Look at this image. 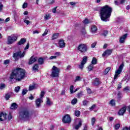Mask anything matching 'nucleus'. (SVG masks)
<instances>
[{
    "label": "nucleus",
    "mask_w": 130,
    "mask_h": 130,
    "mask_svg": "<svg viewBox=\"0 0 130 130\" xmlns=\"http://www.w3.org/2000/svg\"><path fill=\"white\" fill-rule=\"evenodd\" d=\"M81 80V77L77 76L76 77L75 82H78L79 81H80Z\"/></svg>",
    "instance_id": "obj_49"
},
{
    "label": "nucleus",
    "mask_w": 130,
    "mask_h": 130,
    "mask_svg": "<svg viewBox=\"0 0 130 130\" xmlns=\"http://www.w3.org/2000/svg\"><path fill=\"white\" fill-rule=\"evenodd\" d=\"M119 89H121V84L118 85L117 90H119Z\"/></svg>",
    "instance_id": "obj_61"
},
{
    "label": "nucleus",
    "mask_w": 130,
    "mask_h": 130,
    "mask_svg": "<svg viewBox=\"0 0 130 130\" xmlns=\"http://www.w3.org/2000/svg\"><path fill=\"white\" fill-rule=\"evenodd\" d=\"M5 88H6V84H5L4 83H2L0 85V89L4 90V89H5Z\"/></svg>",
    "instance_id": "obj_40"
},
{
    "label": "nucleus",
    "mask_w": 130,
    "mask_h": 130,
    "mask_svg": "<svg viewBox=\"0 0 130 130\" xmlns=\"http://www.w3.org/2000/svg\"><path fill=\"white\" fill-rule=\"evenodd\" d=\"M66 94V90H62L61 92V95H65Z\"/></svg>",
    "instance_id": "obj_63"
},
{
    "label": "nucleus",
    "mask_w": 130,
    "mask_h": 130,
    "mask_svg": "<svg viewBox=\"0 0 130 130\" xmlns=\"http://www.w3.org/2000/svg\"><path fill=\"white\" fill-rule=\"evenodd\" d=\"M123 130H130V126L129 128H127V127L123 128Z\"/></svg>",
    "instance_id": "obj_64"
},
{
    "label": "nucleus",
    "mask_w": 130,
    "mask_h": 130,
    "mask_svg": "<svg viewBox=\"0 0 130 130\" xmlns=\"http://www.w3.org/2000/svg\"><path fill=\"white\" fill-rule=\"evenodd\" d=\"M77 102H78V99L76 98H74L71 102V103L73 105H75V104H77Z\"/></svg>",
    "instance_id": "obj_32"
},
{
    "label": "nucleus",
    "mask_w": 130,
    "mask_h": 130,
    "mask_svg": "<svg viewBox=\"0 0 130 130\" xmlns=\"http://www.w3.org/2000/svg\"><path fill=\"white\" fill-rule=\"evenodd\" d=\"M53 104V102H51L50 101V99L49 98H47V101H46V105H48V106H50L51 105H52Z\"/></svg>",
    "instance_id": "obj_22"
},
{
    "label": "nucleus",
    "mask_w": 130,
    "mask_h": 130,
    "mask_svg": "<svg viewBox=\"0 0 130 130\" xmlns=\"http://www.w3.org/2000/svg\"><path fill=\"white\" fill-rule=\"evenodd\" d=\"M117 96L118 100H120V99L122 98V94L120 91H118V92L117 94Z\"/></svg>",
    "instance_id": "obj_25"
},
{
    "label": "nucleus",
    "mask_w": 130,
    "mask_h": 130,
    "mask_svg": "<svg viewBox=\"0 0 130 130\" xmlns=\"http://www.w3.org/2000/svg\"><path fill=\"white\" fill-rule=\"evenodd\" d=\"M29 43H27L22 53V51H19L13 54V57L15 59V60H18L19 58H22V57H24V56H25V55L26 54V50L29 49Z\"/></svg>",
    "instance_id": "obj_3"
},
{
    "label": "nucleus",
    "mask_w": 130,
    "mask_h": 130,
    "mask_svg": "<svg viewBox=\"0 0 130 130\" xmlns=\"http://www.w3.org/2000/svg\"><path fill=\"white\" fill-rule=\"evenodd\" d=\"M123 91H125V92H129L130 91V87L128 86H126L124 88Z\"/></svg>",
    "instance_id": "obj_42"
},
{
    "label": "nucleus",
    "mask_w": 130,
    "mask_h": 130,
    "mask_svg": "<svg viewBox=\"0 0 130 130\" xmlns=\"http://www.w3.org/2000/svg\"><path fill=\"white\" fill-rule=\"evenodd\" d=\"M26 77V71L22 68H17L12 71L10 76L11 81L15 80L16 82H21Z\"/></svg>",
    "instance_id": "obj_1"
},
{
    "label": "nucleus",
    "mask_w": 130,
    "mask_h": 130,
    "mask_svg": "<svg viewBox=\"0 0 130 130\" xmlns=\"http://www.w3.org/2000/svg\"><path fill=\"white\" fill-rule=\"evenodd\" d=\"M31 117V115L27 109H22L19 112L20 119H28Z\"/></svg>",
    "instance_id": "obj_4"
},
{
    "label": "nucleus",
    "mask_w": 130,
    "mask_h": 130,
    "mask_svg": "<svg viewBox=\"0 0 130 130\" xmlns=\"http://www.w3.org/2000/svg\"><path fill=\"white\" fill-rule=\"evenodd\" d=\"M126 111V107H124L122 108L119 111L118 114L119 115H123L124 114V112Z\"/></svg>",
    "instance_id": "obj_17"
},
{
    "label": "nucleus",
    "mask_w": 130,
    "mask_h": 130,
    "mask_svg": "<svg viewBox=\"0 0 130 130\" xmlns=\"http://www.w3.org/2000/svg\"><path fill=\"white\" fill-rule=\"evenodd\" d=\"M74 85H71L70 86V93L71 94H74V93H75V91H74Z\"/></svg>",
    "instance_id": "obj_29"
},
{
    "label": "nucleus",
    "mask_w": 130,
    "mask_h": 130,
    "mask_svg": "<svg viewBox=\"0 0 130 130\" xmlns=\"http://www.w3.org/2000/svg\"><path fill=\"white\" fill-rule=\"evenodd\" d=\"M36 60H37V57H34V56H32L29 59L28 64H32V63H34V62L36 61Z\"/></svg>",
    "instance_id": "obj_15"
},
{
    "label": "nucleus",
    "mask_w": 130,
    "mask_h": 130,
    "mask_svg": "<svg viewBox=\"0 0 130 130\" xmlns=\"http://www.w3.org/2000/svg\"><path fill=\"white\" fill-rule=\"evenodd\" d=\"M107 34H108V31L107 30H104L103 33L101 34V35L104 37H106L107 36Z\"/></svg>",
    "instance_id": "obj_26"
},
{
    "label": "nucleus",
    "mask_w": 130,
    "mask_h": 130,
    "mask_svg": "<svg viewBox=\"0 0 130 130\" xmlns=\"http://www.w3.org/2000/svg\"><path fill=\"white\" fill-rule=\"evenodd\" d=\"M88 101L87 100H84L83 102V105H84V106H86V105H87V104H88Z\"/></svg>",
    "instance_id": "obj_53"
},
{
    "label": "nucleus",
    "mask_w": 130,
    "mask_h": 130,
    "mask_svg": "<svg viewBox=\"0 0 130 130\" xmlns=\"http://www.w3.org/2000/svg\"><path fill=\"white\" fill-rule=\"evenodd\" d=\"M81 34H82V35H86V30H85V28L82 29L81 31Z\"/></svg>",
    "instance_id": "obj_47"
},
{
    "label": "nucleus",
    "mask_w": 130,
    "mask_h": 130,
    "mask_svg": "<svg viewBox=\"0 0 130 130\" xmlns=\"http://www.w3.org/2000/svg\"><path fill=\"white\" fill-rule=\"evenodd\" d=\"M115 129L117 130L120 127V124L119 123H117L114 126Z\"/></svg>",
    "instance_id": "obj_41"
},
{
    "label": "nucleus",
    "mask_w": 130,
    "mask_h": 130,
    "mask_svg": "<svg viewBox=\"0 0 130 130\" xmlns=\"http://www.w3.org/2000/svg\"><path fill=\"white\" fill-rule=\"evenodd\" d=\"M55 55L56 57H57V56H59V55H60V52H56V53H55Z\"/></svg>",
    "instance_id": "obj_55"
},
{
    "label": "nucleus",
    "mask_w": 130,
    "mask_h": 130,
    "mask_svg": "<svg viewBox=\"0 0 130 130\" xmlns=\"http://www.w3.org/2000/svg\"><path fill=\"white\" fill-rule=\"evenodd\" d=\"M27 92H28V90L23 89L22 92V95H26V94H27Z\"/></svg>",
    "instance_id": "obj_48"
},
{
    "label": "nucleus",
    "mask_w": 130,
    "mask_h": 130,
    "mask_svg": "<svg viewBox=\"0 0 130 130\" xmlns=\"http://www.w3.org/2000/svg\"><path fill=\"white\" fill-rule=\"evenodd\" d=\"M24 22L25 23V24H26L27 25H29V24H30V21L26 20V19H24Z\"/></svg>",
    "instance_id": "obj_54"
},
{
    "label": "nucleus",
    "mask_w": 130,
    "mask_h": 130,
    "mask_svg": "<svg viewBox=\"0 0 130 130\" xmlns=\"http://www.w3.org/2000/svg\"><path fill=\"white\" fill-rule=\"evenodd\" d=\"M77 50L81 53H85L88 51V45L86 44H80L77 47Z\"/></svg>",
    "instance_id": "obj_5"
},
{
    "label": "nucleus",
    "mask_w": 130,
    "mask_h": 130,
    "mask_svg": "<svg viewBox=\"0 0 130 130\" xmlns=\"http://www.w3.org/2000/svg\"><path fill=\"white\" fill-rule=\"evenodd\" d=\"M114 3H115V5H116V6H119V5H120V2H119L117 1H115Z\"/></svg>",
    "instance_id": "obj_57"
},
{
    "label": "nucleus",
    "mask_w": 130,
    "mask_h": 130,
    "mask_svg": "<svg viewBox=\"0 0 130 130\" xmlns=\"http://www.w3.org/2000/svg\"><path fill=\"white\" fill-rule=\"evenodd\" d=\"M49 58H50V59H55L56 58V56H51Z\"/></svg>",
    "instance_id": "obj_59"
},
{
    "label": "nucleus",
    "mask_w": 130,
    "mask_h": 130,
    "mask_svg": "<svg viewBox=\"0 0 130 130\" xmlns=\"http://www.w3.org/2000/svg\"><path fill=\"white\" fill-rule=\"evenodd\" d=\"M48 31L47 30H46L45 31H44V33H43L42 34V36L44 37V36H46V35H47V33H48Z\"/></svg>",
    "instance_id": "obj_58"
},
{
    "label": "nucleus",
    "mask_w": 130,
    "mask_h": 130,
    "mask_svg": "<svg viewBox=\"0 0 130 130\" xmlns=\"http://www.w3.org/2000/svg\"><path fill=\"white\" fill-rule=\"evenodd\" d=\"M84 24H85L87 25V24H89V20L88 19L86 18L84 21H83Z\"/></svg>",
    "instance_id": "obj_50"
},
{
    "label": "nucleus",
    "mask_w": 130,
    "mask_h": 130,
    "mask_svg": "<svg viewBox=\"0 0 130 130\" xmlns=\"http://www.w3.org/2000/svg\"><path fill=\"white\" fill-rule=\"evenodd\" d=\"M59 36V33L54 34L52 36V40H54L55 39H57L58 38Z\"/></svg>",
    "instance_id": "obj_21"
},
{
    "label": "nucleus",
    "mask_w": 130,
    "mask_h": 130,
    "mask_svg": "<svg viewBox=\"0 0 130 130\" xmlns=\"http://www.w3.org/2000/svg\"><path fill=\"white\" fill-rule=\"evenodd\" d=\"M38 62L40 64H42L44 62L43 58H39Z\"/></svg>",
    "instance_id": "obj_38"
},
{
    "label": "nucleus",
    "mask_w": 130,
    "mask_h": 130,
    "mask_svg": "<svg viewBox=\"0 0 130 130\" xmlns=\"http://www.w3.org/2000/svg\"><path fill=\"white\" fill-rule=\"evenodd\" d=\"M11 98V94L7 93L5 95V99L6 100H9Z\"/></svg>",
    "instance_id": "obj_39"
},
{
    "label": "nucleus",
    "mask_w": 130,
    "mask_h": 130,
    "mask_svg": "<svg viewBox=\"0 0 130 130\" xmlns=\"http://www.w3.org/2000/svg\"><path fill=\"white\" fill-rule=\"evenodd\" d=\"M20 89H21V87L20 86H17L15 88V92L16 93H18L19 91H20Z\"/></svg>",
    "instance_id": "obj_43"
},
{
    "label": "nucleus",
    "mask_w": 130,
    "mask_h": 130,
    "mask_svg": "<svg viewBox=\"0 0 130 130\" xmlns=\"http://www.w3.org/2000/svg\"><path fill=\"white\" fill-rule=\"evenodd\" d=\"M60 72V69L58 68L55 66H53L52 68V74L51 75V77L54 78H56L59 76V72Z\"/></svg>",
    "instance_id": "obj_6"
},
{
    "label": "nucleus",
    "mask_w": 130,
    "mask_h": 130,
    "mask_svg": "<svg viewBox=\"0 0 130 130\" xmlns=\"http://www.w3.org/2000/svg\"><path fill=\"white\" fill-rule=\"evenodd\" d=\"M3 7H4V5H3L2 3H0V12L2 11Z\"/></svg>",
    "instance_id": "obj_62"
},
{
    "label": "nucleus",
    "mask_w": 130,
    "mask_h": 130,
    "mask_svg": "<svg viewBox=\"0 0 130 130\" xmlns=\"http://www.w3.org/2000/svg\"><path fill=\"white\" fill-rule=\"evenodd\" d=\"M25 42H26V39L22 38L18 42V45H22V44H24Z\"/></svg>",
    "instance_id": "obj_24"
},
{
    "label": "nucleus",
    "mask_w": 130,
    "mask_h": 130,
    "mask_svg": "<svg viewBox=\"0 0 130 130\" xmlns=\"http://www.w3.org/2000/svg\"><path fill=\"white\" fill-rule=\"evenodd\" d=\"M82 126V122L80 121L79 124L76 125L75 126V128L76 129H79V128H80V127H81V126Z\"/></svg>",
    "instance_id": "obj_27"
},
{
    "label": "nucleus",
    "mask_w": 130,
    "mask_h": 130,
    "mask_svg": "<svg viewBox=\"0 0 130 130\" xmlns=\"http://www.w3.org/2000/svg\"><path fill=\"white\" fill-rule=\"evenodd\" d=\"M35 89V85H30L29 86L28 90L29 91H32Z\"/></svg>",
    "instance_id": "obj_30"
},
{
    "label": "nucleus",
    "mask_w": 130,
    "mask_h": 130,
    "mask_svg": "<svg viewBox=\"0 0 130 130\" xmlns=\"http://www.w3.org/2000/svg\"><path fill=\"white\" fill-rule=\"evenodd\" d=\"M6 118H7V114L5 112H2L0 114L1 121H4V120H6Z\"/></svg>",
    "instance_id": "obj_13"
},
{
    "label": "nucleus",
    "mask_w": 130,
    "mask_h": 130,
    "mask_svg": "<svg viewBox=\"0 0 130 130\" xmlns=\"http://www.w3.org/2000/svg\"><path fill=\"white\" fill-rule=\"evenodd\" d=\"M28 6V4L24 3L22 5L23 9H26Z\"/></svg>",
    "instance_id": "obj_52"
},
{
    "label": "nucleus",
    "mask_w": 130,
    "mask_h": 130,
    "mask_svg": "<svg viewBox=\"0 0 130 130\" xmlns=\"http://www.w3.org/2000/svg\"><path fill=\"white\" fill-rule=\"evenodd\" d=\"M9 63H10V60L7 59L4 61V64H5V66L9 64Z\"/></svg>",
    "instance_id": "obj_46"
},
{
    "label": "nucleus",
    "mask_w": 130,
    "mask_h": 130,
    "mask_svg": "<svg viewBox=\"0 0 130 130\" xmlns=\"http://www.w3.org/2000/svg\"><path fill=\"white\" fill-rule=\"evenodd\" d=\"M62 120L64 123H71L72 118H71L70 115L66 114L63 117Z\"/></svg>",
    "instance_id": "obj_9"
},
{
    "label": "nucleus",
    "mask_w": 130,
    "mask_h": 130,
    "mask_svg": "<svg viewBox=\"0 0 130 130\" xmlns=\"http://www.w3.org/2000/svg\"><path fill=\"white\" fill-rule=\"evenodd\" d=\"M43 103V100L42 99H37L36 100V107L37 108H39V107H40V104H41V103Z\"/></svg>",
    "instance_id": "obj_11"
},
{
    "label": "nucleus",
    "mask_w": 130,
    "mask_h": 130,
    "mask_svg": "<svg viewBox=\"0 0 130 130\" xmlns=\"http://www.w3.org/2000/svg\"><path fill=\"white\" fill-rule=\"evenodd\" d=\"M110 71V68H108L105 69V71L104 72V75H107L108 74V72Z\"/></svg>",
    "instance_id": "obj_36"
},
{
    "label": "nucleus",
    "mask_w": 130,
    "mask_h": 130,
    "mask_svg": "<svg viewBox=\"0 0 130 130\" xmlns=\"http://www.w3.org/2000/svg\"><path fill=\"white\" fill-rule=\"evenodd\" d=\"M88 60V57L86 56H84L82 60L81 61L80 64L79 65V68L81 70H83L84 69V65L87 63V61Z\"/></svg>",
    "instance_id": "obj_10"
},
{
    "label": "nucleus",
    "mask_w": 130,
    "mask_h": 130,
    "mask_svg": "<svg viewBox=\"0 0 130 130\" xmlns=\"http://www.w3.org/2000/svg\"><path fill=\"white\" fill-rule=\"evenodd\" d=\"M93 68H94V65H92V64H91L90 65H89L88 67V72H90V71H92Z\"/></svg>",
    "instance_id": "obj_34"
},
{
    "label": "nucleus",
    "mask_w": 130,
    "mask_h": 130,
    "mask_svg": "<svg viewBox=\"0 0 130 130\" xmlns=\"http://www.w3.org/2000/svg\"><path fill=\"white\" fill-rule=\"evenodd\" d=\"M45 20H49V19H50V14H46L45 16Z\"/></svg>",
    "instance_id": "obj_44"
},
{
    "label": "nucleus",
    "mask_w": 130,
    "mask_h": 130,
    "mask_svg": "<svg viewBox=\"0 0 130 130\" xmlns=\"http://www.w3.org/2000/svg\"><path fill=\"white\" fill-rule=\"evenodd\" d=\"M124 67V64H123V63H122L119 66L118 70H117L115 72V74L114 77V80L117 79L118 75L121 74V72H122V70L123 69Z\"/></svg>",
    "instance_id": "obj_7"
},
{
    "label": "nucleus",
    "mask_w": 130,
    "mask_h": 130,
    "mask_svg": "<svg viewBox=\"0 0 130 130\" xmlns=\"http://www.w3.org/2000/svg\"><path fill=\"white\" fill-rule=\"evenodd\" d=\"M126 37H127V34H125L124 35L120 37L119 41L120 43H124L125 39H126Z\"/></svg>",
    "instance_id": "obj_12"
},
{
    "label": "nucleus",
    "mask_w": 130,
    "mask_h": 130,
    "mask_svg": "<svg viewBox=\"0 0 130 130\" xmlns=\"http://www.w3.org/2000/svg\"><path fill=\"white\" fill-rule=\"evenodd\" d=\"M90 32L91 33H96L97 32V26L96 25H92L90 26Z\"/></svg>",
    "instance_id": "obj_18"
},
{
    "label": "nucleus",
    "mask_w": 130,
    "mask_h": 130,
    "mask_svg": "<svg viewBox=\"0 0 130 130\" xmlns=\"http://www.w3.org/2000/svg\"><path fill=\"white\" fill-rule=\"evenodd\" d=\"M109 104L111 105V106H115V101L114 100H111L110 101Z\"/></svg>",
    "instance_id": "obj_28"
},
{
    "label": "nucleus",
    "mask_w": 130,
    "mask_h": 130,
    "mask_svg": "<svg viewBox=\"0 0 130 130\" xmlns=\"http://www.w3.org/2000/svg\"><path fill=\"white\" fill-rule=\"evenodd\" d=\"M49 4H53L54 0H47Z\"/></svg>",
    "instance_id": "obj_60"
},
{
    "label": "nucleus",
    "mask_w": 130,
    "mask_h": 130,
    "mask_svg": "<svg viewBox=\"0 0 130 130\" xmlns=\"http://www.w3.org/2000/svg\"><path fill=\"white\" fill-rule=\"evenodd\" d=\"M45 94V92H44V91H42L40 94V96H41V99H42V98L43 97V96H44V94Z\"/></svg>",
    "instance_id": "obj_51"
},
{
    "label": "nucleus",
    "mask_w": 130,
    "mask_h": 130,
    "mask_svg": "<svg viewBox=\"0 0 130 130\" xmlns=\"http://www.w3.org/2000/svg\"><path fill=\"white\" fill-rule=\"evenodd\" d=\"M95 107H96V105L94 104L91 107L89 108V110L90 111H92V110H94V109H95Z\"/></svg>",
    "instance_id": "obj_45"
},
{
    "label": "nucleus",
    "mask_w": 130,
    "mask_h": 130,
    "mask_svg": "<svg viewBox=\"0 0 130 130\" xmlns=\"http://www.w3.org/2000/svg\"><path fill=\"white\" fill-rule=\"evenodd\" d=\"M96 63H97V59H96L95 57H93L91 61V64H96Z\"/></svg>",
    "instance_id": "obj_31"
},
{
    "label": "nucleus",
    "mask_w": 130,
    "mask_h": 130,
    "mask_svg": "<svg viewBox=\"0 0 130 130\" xmlns=\"http://www.w3.org/2000/svg\"><path fill=\"white\" fill-rule=\"evenodd\" d=\"M59 47L60 48H63L66 47V43H64V41L63 40H60L58 42Z\"/></svg>",
    "instance_id": "obj_14"
},
{
    "label": "nucleus",
    "mask_w": 130,
    "mask_h": 130,
    "mask_svg": "<svg viewBox=\"0 0 130 130\" xmlns=\"http://www.w3.org/2000/svg\"><path fill=\"white\" fill-rule=\"evenodd\" d=\"M112 13V8L108 5H105L101 9L100 17L102 21L108 22Z\"/></svg>",
    "instance_id": "obj_2"
},
{
    "label": "nucleus",
    "mask_w": 130,
    "mask_h": 130,
    "mask_svg": "<svg viewBox=\"0 0 130 130\" xmlns=\"http://www.w3.org/2000/svg\"><path fill=\"white\" fill-rule=\"evenodd\" d=\"M18 108V105L16 104V103H13L12 104L11 106V109H13L14 110H15V109H17Z\"/></svg>",
    "instance_id": "obj_20"
},
{
    "label": "nucleus",
    "mask_w": 130,
    "mask_h": 130,
    "mask_svg": "<svg viewBox=\"0 0 130 130\" xmlns=\"http://www.w3.org/2000/svg\"><path fill=\"white\" fill-rule=\"evenodd\" d=\"M100 84V81L99 79L96 78L92 81V85L93 86H99Z\"/></svg>",
    "instance_id": "obj_19"
},
{
    "label": "nucleus",
    "mask_w": 130,
    "mask_h": 130,
    "mask_svg": "<svg viewBox=\"0 0 130 130\" xmlns=\"http://www.w3.org/2000/svg\"><path fill=\"white\" fill-rule=\"evenodd\" d=\"M82 96H84V94H83V91H80L78 93H77V98H81Z\"/></svg>",
    "instance_id": "obj_35"
},
{
    "label": "nucleus",
    "mask_w": 130,
    "mask_h": 130,
    "mask_svg": "<svg viewBox=\"0 0 130 130\" xmlns=\"http://www.w3.org/2000/svg\"><path fill=\"white\" fill-rule=\"evenodd\" d=\"M38 69H39V66H38V64H36L32 67V71H34V72H37V71H38Z\"/></svg>",
    "instance_id": "obj_23"
},
{
    "label": "nucleus",
    "mask_w": 130,
    "mask_h": 130,
    "mask_svg": "<svg viewBox=\"0 0 130 130\" xmlns=\"http://www.w3.org/2000/svg\"><path fill=\"white\" fill-rule=\"evenodd\" d=\"M96 44H97L96 42H94L91 44V47L92 48H94V47L96 46Z\"/></svg>",
    "instance_id": "obj_56"
},
{
    "label": "nucleus",
    "mask_w": 130,
    "mask_h": 130,
    "mask_svg": "<svg viewBox=\"0 0 130 130\" xmlns=\"http://www.w3.org/2000/svg\"><path fill=\"white\" fill-rule=\"evenodd\" d=\"M80 114H81V112H80V111L79 110H76L75 112V116H77L79 117L80 116Z\"/></svg>",
    "instance_id": "obj_33"
},
{
    "label": "nucleus",
    "mask_w": 130,
    "mask_h": 130,
    "mask_svg": "<svg viewBox=\"0 0 130 130\" xmlns=\"http://www.w3.org/2000/svg\"><path fill=\"white\" fill-rule=\"evenodd\" d=\"M91 121L92 125H94L95 122L96 121V118H95V117H92L91 119Z\"/></svg>",
    "instance_id": "obj_37"
},
{
    "label": "nucleus",
    "mask_w": 130,
    "mask_h": 130,
    "mask_svg": "<svg viewBox=\"0 0 130 130\" xmlns=\"http://www.w3.org/2000/svg\"><path fill=\"white\" fill-rule=\"evenodd\" d=\"M18 38L15 35L8 36L7 43L8 44H13L15 41H17Z\"/></svg>",
    "instance_id": "obj_8"
},
{
    "label": "nucleus",
    "mask_w": 130,
    "mask_h": 130,
    "mask_svg": "<svg viewBox=\"0 0 130 130\" xmlns=\"http://www.w3.org/2000/svg\"><path fill=\"white\" fill-rule=\"evenodd\" d=\"M112 52V51L111 50H107L103 53L102 56H109L111 54Z\"/></svg>",
    "instance_id": "obj_16"
}]
</instances>
